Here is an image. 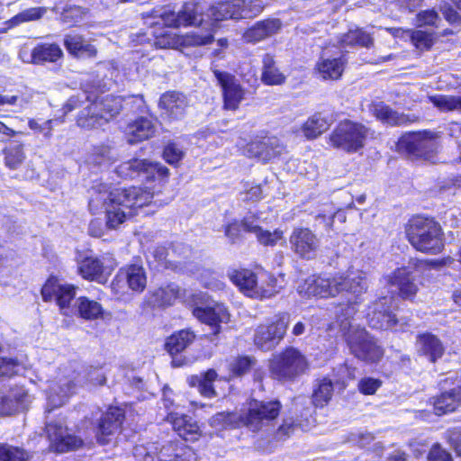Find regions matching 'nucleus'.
Listing matches in <instances>:
<instances>
[{
  "label": "nucleus",
  "instance_id": "1",
  "mask_svg": "<svg viewBox=\"0 0 461 461\" xmlns=\"http://www.w3.org/2000/svg\"><path fill=\"white\" fill-rule=\"evenodd\" d=\"M153 198L154 193L147 188H112L97 184L91 189L89 209L94 214L105 213L107 228L115 229L131 216V209L148 205Z\"/></svg>",
  "mask_w": 461,
  "mask_h": 461
},
{
  "label": "nucleus",
  "instance_id": "2",
  "mask_svg": "<svg viewBox=\"0 0 461 461\" xmlns=\"http://www.w3.org/2000/svg\"><path fill=\"white\" fill-rule=\"evenodd\" d=\"M368 284L366 274L361 270H348L333 276H311L300 282L298 293L304 297L320 296L321 298L335 297L342 293L351 294L355 300L340 305L337 312V319L341 316V308L345 309L350 303L356 307L357 300L367 291Z\"/></svg>",
  "mask_w": 461,
  "mask_h": 461
},
{
  "label": "nucleus",
  "instance_id": "3",
  "mask_svg": "<svg viewBox=\"0 0 461 461\" xmlns=\"http://www.w3.org/2000/svg\"><path fill=\"white\" fill-rule=\"evenodd\" d=\"M83 103L85 106L77 115V123L83 129L93 130L103 127L119 114L123 100L121 96L92 97L82 93L68 99L65 105L66 112L77 108Z\"/></svg>",
  "mask_w": 461,
  "mask_h": 461
},
{
  "label": "nucleus",
  "instance_id": "4",
  "mask_svg": "<svg viewBox=\"0 0 461 461\" xmlns=\"http://www.w3.org/2000/svg\"><path fill=\"white\" fill-rule=\"evenodd\" d=\"M356 312L352 303L345 309L341 308V316L332 324V329L338 327L355 357L364 361L376 362L383 357L384 350L365 329L353 325L351 319Z\"/></svg>",
  "mask_w": 461,
  "mask_h": 461
},
{
  "label": "nucleus",
  "instance_id": "5",
  "mask_svg": "<svg viewBox=\"0 0 461 461\" xmlns=\"http://www.w3.org/2000/svg\"><path fill=\"white\" fill-rule=\"evenodd\" d=\"M406 236L411 246L420 252L435 255L444 248L441 227L431 218L413 217L406 228Z\"/></svg>",
  "mask_w": 461,
  "mask_h": 461
},
{
  "label": "nucleus",
  "instance_id": "6",
  "mask_svg": "<svg viewBox=\"0 0 461 461\" xmlns=\"http://www.w3.org/2000/svg\"><path fill=\"white\" fill-rule=\"evenodd\" d=\"M230 280L244 294L255 299L271 298L282 289L277 279L266 271L237 270L230 276Z\"/></svg>",
  "mask_w": 461,
  "mask_h": 461
},
{
  "label": "nucleus",
  "instance_id": "7",
  "mask_svg": "<svg viewBox=\"0 0 461 461\" xmlns=\"http://www.w3.org/2000/svg\"><path fill=\"white\" fill-rule=\"evenodd\" d=\"M280 411L281 403L276 400H251L239 413L240 426L252 432H268L275 427Z\"/></svg>",
  "mask_w": 461,
  "mask_h": 461
},
{
  "label": "nucleus",
  "instance_id": "8",
  "mask_svg": "<svg viewBox=\"0 0 461 461\" xmlns=\"http://www.w3.org/2000/svg\"><path fill=\"white\" fill-rule=\"evenodd\" d=\"M78 365L69 363L59 367L56 380L50 385L47 395V412L64 405L82 384Z\"/></svg>",
  "mask_w": 461,
  "mask_h": 461
},
{
  "label": "nucleus",
  "instance_id": "9",
  "mask_svg": "<svg viewBox=\"0 0 461 461\" xmlns=\"http://www.w3.org/2000/svg\"><path fill=\"white\" fill-rule=\"evenodd\" d=\"M133 455L136 461H197L195 452L180 441H170L160 447L156 443L137 445Z\"/></svg>",
  "mask_w": 461,
  "mask_h": 461
},
{
  "label": "nucleus",
  "instance_id": "10",
  "mask_svg": "<svg viewBox=\"0 0 461 461\" xmlns=\"http://www.w3.org/2000/svg\"><path fill=\"white\" fill-rule=\"evenodd\" d=\"M373 135L374 131L365 125L345 120L340 122L330 135V143L336 149L353 153L361 149L366 139Z\"/></svg>",
  "mask_w": 461,
  "mask_h": 461
},
{
  "label": "nucleus",
  "instance_id": "11",
  "mask_svg": "<svg viewBox=\"0 0 461 461\" xmlns=\"http://www.w3.org/2000/svg\"><path fill=\"white\" fill-rule=\"evenodd\" d=\"M308 367L306 357L293 347L276 356L270 363L271 375L279 381H292L303 375Z\"/></svg>",
  "mask_w": 461,
  "mask_h": 461
},
{
  "label": "nucleus",
  "instance_id": "12",
  "mask_svg": "<svg viewBox=\"0 0 461 461\" xmlns=\"http://www.w3.org/2000/svg\"><path fill=\"white\" fill-rule=\"evenodd\" d=\"M427 262L411 259L407 267L395 269L391 275L386 276V282L393 293L397 292L402 299H411L418 292L419 285L417 277L420 276ZM429 265L430 262H429Z\"/></svg>",
  "mask_w": 461,
  "mask_h": 461
},
{
  "label": "nucleus",
  "instance_id": "13",
  "mask_svg": "<svg viewBox=\"0 0 461 461\" xmlns=\"http://www.w3.org/2000/svg\"><path fill=\"white\" fill-rule=\"evenodd\" d=\"M397 148L410 156L430 159L438 148L437 134L431 131L406 133L398 140Z\"/></svg>",
  "mask_w": 461,
  "mask_h": 461
},
{
  "label": "nucleus",
  "instance_id": "14",
  "mask_svg": "<svg viewBox=\"0 0 461 461\" xmlns=\"http://www.w3.org/2000/svg\"><path fill=\"white\" fill-rule=\"evenodd\" d=\"M162 23L170 28H180L202 25L203 8L196 2H186L177 12L171 10L169 6L156 12Z\"/></svg>",
  "mask_w": 461,
  "mask_h": 461
},
{
  "label": "nucleus",
  "instance_id": "15",
  "mask_svg": "<svg viewBox=\"0 0 461 461\" xmlns=\"http://www.w3.org/2000/svg\"><path fill=\"white\" fill-rule=\"evenodd\" d=\"M289 321L288 313H280L271 323L259 325L254 335L255 345L265 351L276 348L285 337Z\"/></svg>",
  "mask_w": 461,
  "mask_h": 461
},
{
  "label": "nucleus",
  "instance_id": "16",
  "mask_svg": "<svg viewBox=\"0 0 461 461\" xmlns=\"http://www.w3.org/2000/svg\"><path fill=\"white\" fill-rule=\"evenodd\" d=\"M394 299L392 296H384L379 298L370 307L368 312V323L370 327L377 330H393L395 331L403 330L406 322H402L393 313V303Z\"/></svg>",
  "mask_w": 461,
  "mask_h": 461
},
{
  "label": "nucleus",
  "instance_id": "17",
  "mask_svg": "<svg viewBox=\"0 0 461 461\" xmlns=\"http://www.w3.org/2000/svg\"><path fill=\"white\" fill-rule=\"evenodd\" d=\"M147 285L146 272L141 265L131 264L119 270L111 284L113 292L118 296L125 294V288L140 293Z\"/></svg>",
  "mask_w": 461,
  "mask_h": 461
},
{
  "label": "nucleus",
  "instance_id": "18",
  "mask_svg": "<svg viewBox=\"0 0 461 461\" xmlns=\"http://www.w3.org/2000/svg\"><path fill=\"white\" fill-rule=\"evenodd\" d=\"M117 173L124 178L143 177L147 180L162 178L167 176L168 169L157 162L148 159L134 158L122 163Z\"/></svg>",
  "mask_w": 461,
  "mask_h": 461
},
{
  "label": "nucleus",
  "instance_id": "19",
  "mask_svg": "<svg viewBox=\"0 0 461 461\" xmlns=\"http://www.w3.org/2000/svg\"><path fill=\"white\" fill-rule=\"evenodd\" d=\"M63 425L64 421L61 419L46 422V433L50 442V446L54 451L60 453L77 449L83 443L79 438L69 434Z\"/></svg>",
  "mask_w": 461,
  "mask_h": 461
},
{
  "label": "nucleus",
  "instance_id": "20",
  "mask_svg": "<svg viewBox=\"0 0 461 461\" xmlns=\"http://www.w3.org/2000/svg\"><path fill=\"white\" fill-rule=\"evenodd\" d=\"M213 74L221 87L223 107L226 110H237L244 99L245 89L239 80L230 73L215 69Z\"/></svg>",
  "mask_w": 461,
  "mask_h": 461
},
{
  "label": "nucleus",
  "instance_id": "21",
  "mask_svg": "<svg viewBox=\"0 0 461 461\" xmlns=\"http://www.w3.org/2000/svg\"><path fill=\"white\" fill-rule=\"evenodd\" d=\"M76 286L50 277L41 288V295L45 302L56 301L61 311L68 309L76 295Z\"/></svg>",
  "mask_w": 461,
  "mask_h": 461
},
{
  "label": "nucleus",
  "instance_id": "22",
  "mask_svg": "<svg viewBox=\"0 0 461 461\" xmlns=\"http://www.w3.org/2000/svg\"><path fill=\"white\" fill-rule=\"evenodd\" d=\"M291 249L300 258L311 259L316 256L320 240L308 228H296L289 238Z\"/></svg>",
  "mask_w": 461,
  "mask_h": 461
},
{
  "label": "nucleus",
  "instance_id": "23",
  "mask_svg": "<svg viewBox=\"0 0 461 461\" xmlns=\"http://www.w3.org/2000/svg\"><path fill=\"white\" fill-rule=\"evenodd\" d=\"M285 151V147L276 137L265 138L262 140L248 144L245 154L249 158H257L263 162L278 158Z\"/></svg>",
  "mask_w": 461,
  "mask_h": 461
},
{
  "label": "nucleus",
  "instance_id": "24",
  "mask_svg": "<svg viewBox=\"0 0 461 461\" xmlns=\"http://www.w3.org/2000/svg\"><path fill=\"white\" fill-rule=\"evenodd\" d=\"M123 419L124 412L121 408L110 407L100 419L96 432L98 442L102 445L107 444L110 440L108 437L120 430Z\"/></svg>",
  "mask_w": 461,
  "mask_h": 461
},
{
  "label": "nucleus",
  "instance_id": "25",
  "mask_svg": "<svg viewBox=\"0 0 461 461\" xmlns=\"http://www.w3.org/2000/svg\"><path fill=\"white\" fill-rule=\"evenodd\" d=\"M187 105L186 96L176 91H169L163 94L158 103L162 114L166 115L169 120L182 119L185 113Z\"/></svg>",
  "mask_w": 461,
  "mask_h": 461
},
{
  "label": "nucleus",
  "instance_id": "26",
  "mask_svg": "<svg viewBox=\"0 0 461 461\" xmlns=\"http://www.w3.org/2000/svg\"><path fill=\"white\" fill-rule=\"evenodd\" d=\"M283 26L280 19L268 18L257 22L242 35V39L248 43H257L279 32Z\"/></svg>",
  "mask_w": 461,
  "mask_h": 461
},
{
  "label": "nucleus",
  "instance_id": "27",
  "mask_svg": "<svg viewBox=\"0 0 461 461\" xmlns=\"http://www.w3.org/2000/svg\"><path fill=\"white\" fill-rule=\"evenodd\" d=\"M29 398L23 386L11 388L0 398V416H9L25 409L30 402Z\"/></svg>",
  "mask_w": 461,
  "mask_h": 461
},
{
  "label": "nucleus",
  "instance_id": "28",
  "mask_svg": "<svg viewBox=\"0 0 461 461\" xmlns=\"http://www.w3.org/2000/svg\"><path fill=\"white\" fill-rule=\"evenodd\" d=\"M193 314L201 321L212 327H215V333L220 331V323H226L230 320V314L227 308L221 303H216L212 307H195L193 310Z\"/></svg>",
  "mask_w": 461,
  "mask_h": 461
},
{
  "label": "nucleus",
  "instance_id": "29",
  "mask_svg": "<svg viewBox=\"0 0 461 461\" xmlns=\"http://www.w3.org/2000/svg\"><path fill=\"white\" fill-rule=\"evenodd\" d=\"M416 347L418 352L428 357L430 362H436L445 352V347L440 339L428 332L417 336Z\"/></svg>",
  "mask_w": 461,
  "mask_h": 461
},
{
  "label": "nucleus",
  "instance_id": "30",
  "mask_svg": "<svg viewBox=\"0 0 461 461\" xmlns=\"http://www.w3.org/2000/svg\"><path fill=\"white\" fill-rule=\"evenodd\" d=\"M64 45L69 54L77 58H93L96 56V48L82 35L77 33L67 34Z\"/></svg>",
  "mask_w": 461,
  "mask_h": 461
},
{
  "label": "nucleus",
  "instance_id": "31",
  "mask_svg": "<svg viewBox=\"0 0 461 461\" xmlns=\"http://www.w3.org/2000/svg\"><path fill=\"white\" fill-rule=\"evenodd\" d=\"M156 131V126L152 120L146 117H140L129 123L125 133L128 142L136 143L151 138Z\"/></svg>",
  "mask_w": 461,
  "mask_h": 461
},
{
  "label": "nucleus",
  "instance_id": "32",
  "mask_svg": "<svg viewBox=\"0 0 461 461\" xmlns=\"http://www.w3.org/2000/svg\"><path fill=\"white\" fill-rule=\"evenodd\" d=\"M345 63L342 57L330 58L323 54L316 63V71L324 80H337L342 76Z\"/></svg>",
  "mask_w": 461,
  "mask_h": 461
},
{
  "label": "nucleus",
  "instance_id": "33",
  "mask_svg": "<svg viewBox=\"0 0 461 461\" xmlns=\"http://www.w3.org/2000/svg\"><path fill=\"white\" fill-rule=\"evenodd\" d=\"M168 420L172 423L174 430L185 440L195 439L200 434V428L197 422L189 416L170 413Z\"/></svg>",
  "mask_w": 461,
  "mask_h": 461
},
{
  "label": "nucleus",
  "instance_id": "34",
  "mask_svg": "<svg viewBox=\"0 0 461 461\" xmlns=\"http://www.w3.org/2000/svg\"><path fill=\"white\" fill-rule=\"evenodd\" d=\"M461 405V386L442 393L433 402L435 413L438 416L454 411Z\"/></svg>",
  "mask_w": 461,
  "mask_h": 461
},
{
  "label": "nucleus",
  "instance_id": "35",
  "mask_svg": "<svg viewBox=\"0 0 461 461\" xmlns=\"http://www.w3.org/2000/svg\"><path fill=\"white\" fill-rule=\"evenodd\" d=\"M78 272L86 280L104 283L106 277L104 275V267L103 262L94 257L84 258L78 266Z\"/></svg>",
  "mask_w": 461,
  "mask_h": 461
},
{
  "label": "nucleus",
  "instance_id": "36",
  "mask_svg": "<svg viewBox=\"0 0 461 461\" xmlns=\"http://www.w3.org/2000/svg\"><path fill=\"white\" fill-rule=\"evenodd\" d=\"M214 30L212 28L190 32L180 34L179 50L184 51L185 49L192 47H200L211 44L213 40Z\"/></svg>",
  "mask_w": 461,
  "mask_h": 461
},
{
  "label": "nucleus",
  "instance_id": "37",
  "mask_svg": "<svg viewBox=\"0 0 461 461\" xmlns=\"http://www.w3.org/2000/svg\"><path fill=\"white\" fill-rule=\"evenodd\" d=\"M63 56V51L58 44L42 43L37 45L32 51L29 58L33 64L45 62H56Z\"/></svg>",
  "mask_w": 461,
  "mask_h": 461
},
{
  "label": "nucleus",
  "instance_id": "38",
  "mask_svg": "<svg viewBox=\"0 0 461 461\" xmlns=\"http://www.w3.org/2000/svg\"><path fill=\"white\" fill-rule=\"evenodd\" d=\"M218 375L215 370L209 369L200 375H192L188 378L190 386L197 387L199 393L207 398L215 397L216 392L213 387V382L217 379Z\"/></svg>",
  "mask_w": 461,
  "mask_h": 461
},
{
  "label": "nucleus",
  "instance_id": "39",
  "mask_svg": "<svg viewBox=\"0 0 461 461\" xmlns=\"http://www.w3.org/2000/svg\"><path fill=\"white\" fill-rule=\"evenodd\" d=\"M195 339L194 333L190 330H182L175 332L167 339L165 347L171 355H176L191 345Z\"/></svg>",
  "mask_w": 461,
  "mask_h": 461
},
{
  "label": "nucleus",
  "instance_id": "40",
  "mask_svg": "<svg viewBox=\"0 0 461 461\" xmlns=\"http://www.w3.org/2000/svg\"><path fill=\"white\" fill-rule=\"evenodd\" d=\"M236 0L221 1L211 6L209 15L215 21L240 20Z\"/></svg>",
  "mask_w": 461,
  "mask_h": 461
},
{
  "label": "nucleus",
  "instance_id": "41",
  "mask_svg": "<svg viewBox=\"0 0 461 461\" xmlns=\"http://www.w3.org/2000/svg\"><path fill=\"white\" fill-rule=\"evenodd\" d=\"M372 113L381 122L393 126L402 125L409 122V119L406 115L393 111L384 103L373 104Z\"/></svg>",
  "mask_w": 461,
  "mask_h": 461
},
{
  "label": "nucleus",
  "instance_id": "42",
  "mask_svg": "<svg viewBox=\"0 0 461 461\" xmlns=\"http://www.w3.org/2000/svg\"><path fill=\"white\" fill-rule=\"evenodd\" d=\"M331 122L321 115L315 113L302 126V131L307 139H315L329 129Z\"/></svg>",
  "mask_w": 461,
  "mask_h": 461
},
{
  "label": "nucleus",
  "instance_id": "43",
  "mask_svg": "<svg viewBox=\"0 0 461 461\" xmlns=\"http://www.w3.org/2000/svg\"><path fill=\"white\" fill-rule=\"evenodd\" d=\"M285 76L275 66L274 58L267 54L263 58L262 82L268 86L281 85L285 82Z\"/></svg>",
  "mask_w": 461,
  "mask_h": 461
},
{
  "label": "nucleus",
  "instance_id": "44",
  "mask_svg": "<svg viewBox=\"0 0 461 461\" xmlns=\"http://www.w3.org/2000/svg\"><path fill=\"white\" fill-rule=\"evenodd\" d=\"M240 19H252L259 15L265 7L269 5V0H236Z\"/></svg>",
  "mask_w": 461,
  "mask_h": 461
},
{
  "label": "nucleus",
  "instance_id": "45",
  "mask_svg": "<svg viewBox=\"0 0 461 461\" xmlns=\"http://www.w3.org/2000/svg\"><path fill=\"white\" fill-rule=\"evenodd\" d=\"M333 384L330 379L324 377L318 380L312 394V402L317 407H323L331 399Z\"/></svg>",
  "mask_w": 461,
  "mask_h": 461
},
{
  "label": "nucleus",
  "instance_id": "46",
  "mask_svg": "<svg viewBox=\"0 0 461 461\" xmlns=\"http://www.w3.org/2000/svg\"><path fill=\"white\" fill-rule=\"evenodd\" d=\"M77 311L81 318L88 321L103 318L104 309L102 305L86 297L77 299Z\"/></svg>",
  "mask_w": 461,
  "mask_h": 461
},
{
  "label": "nucleus",
  "instance_id": "47",
  "mask_svg": "<svg viewBox=\"0 0 461 461\" xmlns=\"http://www.w3.org/2000/svg\"><path fill=\"white\" fill-rule=\"evenodd\" d=\"M181 294V290L178 285L169 284L161 286L153 292V301L158 306L171 305L176 298Z\"/></svg>",
  "mask_w": 461,
  "mask_h": 461
},
{
  "label": "nucleus",
  "instance_id": "48",
  "mask_svg": "<svg viewBox=\"0 0 461 461\" xmlns=\"http://www.w3.org/2000/svg\"><path fill=\"white\" fill-rule=\"evenodd\" d=\"M48 12L44 6H36L24 9L9 20L10 26H18L22 23L41 20Z\"/></svg>",
  "mask_w": 461,
  "mask_h": 461
},
{
  "label": "nucleus",
  "instance_id": "49",
  "mask_svg": "<svg viewBox=\"0 0 461 461\" xmlns=\"http://www.w3.org/2000/svg\"><path fill=\"white\" fill-rule=\"evenodd\" d=\"M209 424L215 429L240 427V414L234 412H218L209 420Z\"/></svg>",
  "mask_w": 461,
  "mask_h": 461
},
{
  "label": "nucleus",
  "instance_id": "50",
  "mask_svg": "<svg viewBox=\"0 0 461 461\" xmlns=\"http://www.w3.org/2000/svg\"><path fill=\"white\" fill-rule=\"evenodd\" d=\"M24 158L25 154L21 144L14 143L5 149V163L10 169H17Z\"/></svg>",
  "mask_w": 461,
  "mask_h": 461
},
{
  "label": "nucleus",
  "instance_id": "51",
  "mask_svg": "<svg viewBox=\"0 0 461 461\" xmlns=\"http://www.w3.org/2000/svg\"><path fill=\"white\" fill-rule=\"evenodd\" d=\"M429 100L442 112L461 111V96L438 95L430 96Z\"/></svg>",
  "mask_w": 461,
  "mask_h": 461
},
{
  "label": "nucleus",
  "instance_id": "52",
  "mask_svg": "<svg viewBox=\"0 0 461 461\" xmlns=\"http://www.w3.org/2000/svg\"><path fill=\"white\" fill-rule=\"evenodd\" d=\"M29 454L21 447L0 444V461H29Z\"/></svg>",
  "mask_w": 461,
  "mask_h": 461
},
{
  "label": "nucleus",
  "instance_id": "53",
  "mask_svg": "<svg viewBox=\"0 0 461 461\" xmlns=\"http://www.w3.org/2000/svg\"><path fill=\"white\" fill-rule=\"evenodd\" d=\"M114 159L112 154V149L108 145L95 146L88 157V160L92 164L103 165L110 163Z\"/></svg>",
  "mask_w": 461,
  "mask_h": 461
},
{
  "label": "nucleus",
  "instance_id": "54",
  "mask_svg": "<svg viewBox=\"0 0 461 461\" xmlns=\"http://www.w3.org/2000/svg\"><path fill=\"white\" fill-rule=\"evenodd\" d=\"M154 44L159 49H174L179 50L180 34L165 32L156 35Z\"/></svg>",
  "mask_w": 461,
  "mask_h": 461
},
{
  "label": "nucleus",
  "instance_id": "55",
  "mask_svg": "<svg viewBox=\"0 0 461 461\" xmlns=\"http://www.w3.org/2000/svg\"><path fill=\"white\" fill-rule=\"evenodd\" d=\"M407 33L413 45L420 50H429L433 44L434 36L430 32L412 31Z\"/></svg>",
  "mask_w": 461,
  "mask_h": 461
},
{
  "label": "nucleus",
  "instance_id": "56",
  "mask_svg": "<svg viewBox=\"0 0 461 461\" xmlns=\"http://www.w3.org/2000/svg\"><path fill=\"white\" fill-rule=\"evenodd\" d=\"M190 272L201 281L203 286L209 289L221 290L223 288V284L212 276V273L209 269L197 268L195 272L190 269Z\"/></svg>",
  "mask_w": 461,
  "mask_h": 461
},
{
  "label": "nucleus",
  "instance_id": "57",
  "mask_svg": "<svg viewBox=\"0 0 461 461\" xmlns=\"http://www.w3.org/2000/svg\"><path fill=\"white\" fill-rule=\"evenodd\" d=\"M85 14L84 8L77 5H68L61 13V21L69 25L75 24L82 20Z\"/></svg>",
  "mask_w": 461,
  "mask_h": 461
},
{
  "label": "nucleus",
  "instance_id": "58",
  "mask_svg": "<svg viewBox=\"0 0 461 461\" xmlns=\"http://www.w3.org/2000/svg\"><path fill=\"white\" fill-rule=\"evenodd\" d=\"M256 238L261 245L273 247L276 245L279 240H283V231L280 230L269 231L261 228L258 230Z\"/></svg>",
  "mask_w": 461,
  "mask_h": 461
},
{
  "label": "nucleus",
  "instance_id": "59",
  "mask_svg": "<svg viewBox=\"0 0 461 461\" xmlns=\"http://www.w3.org/2000/svg\"><path fill=\"white\" fill-rule=\"evenodd\" d=\"M252 364V358L239 357L231 360L229 366L233 375H242L250 370Z\"/></svg>",
  "mask_w": 461,
  "mask_h": 461
},
{
  "label": "nucleus",
  "instance_id": "60",
  "mask_svg": "<svg viewBox=\"0 0 461 461\" xmlns=\"http://www.w3.org/2000/svg\"><path fill=\"white\" fill-rule=\"evenodd\" d=\"M382 385V381L373 377H364L359 380L357 388L363 394H374Z\"/></svg>",
  "mask_w": 461,
  "mask_h": 461
},
{
  "label": "nucleus",
  "instance_id": "61",
  "mask_svg": "<svg viewBox=\"0 0 461 461\" xmlns=\"http://www.w3.org/2000/svg\"><path fill=\"white\" fill-rule=\"evenodd\" d=\"M163 156L167 163L175 165L183 158L184 152L176 144L169 143L165 147Z\"/></svg>",
  "mask_w": 461,
  "mask_h": 461
},
{
  "label": "nucleus",
  "instance_id": "62",
  "mask_svg": "<svg viewBox=\"0 0 461 461\" xmlns=\"http://www.w3.org/2000/svg\"><path fill=\"white\" fill-rule=\"evenodd\" d=\"M439 21L438 14L434 10H426L418 14L417 24L418 26L434 25Z\"/></svg>",
  "mask_w": 461,
  "mask_h": 461
},
{
  "label": "nucleus",
  "instance_id": "63",
  "mask_svg": "<svg viewBox=\"0 0 461 461\" xmlns=\"http://www.w3.org/2000/svg\"><path fill=\"white\" fill-rule=\"evenodd\" d=\"M428 459L429 461H453L450 453L438 443L432 446Z\"/></svg>",
  "mask_w": 461,
  "mask_h": 461
},
{
  "label": "nucleus",
  "instance_id": "64",
  "mask_svg": "<svg viewBox=\"0 0 461 461\" xmlns=\"http://www.w3.org/2000/svg\"><path fill=\"white\" fill-rule=\"evenodd\" d=\"M28 125L30 129L42 133L46 139H50L52 136V120H47L42 124H40L36 120L31 119Z\"/></svg>",
  "mask_w": 461,
  "mask_h": 461
}]
</instances>
